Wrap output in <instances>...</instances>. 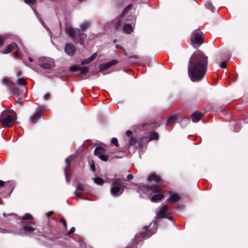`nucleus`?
Here are the masks:
<instances>
[{"mask_svg":"<svg viewBox=\"0 0 248 248\" xmlns=\"http://www.w3.org/2000/svg\"><path fill=\"white\" fill-rule=\"evenodd\" d=\"M208 57L202 51L194 52L190 57L188 66V75L193 82L202 80L207 72Z\"/></svg>","mask_w":248,"mask_h":248,"instance_id":"1","label":"nucleus"},{"mask_svg":"<svg viewBox=\"0 0 248 248\" xmlns=\"http://www.w3.org/2000/svg\"><path fill=\"white\" fill-rule=\"evenodd\" d=\"M137 192L140 194V197L143 198L149 197L151 195L155 193H159L154 195L151 199L152 202H157L162 199L163 194L160 193V188L155 185L149 186L148 185H143L140 186L137 189Z\"/></svg>","mask_w":248,"mask_h":248,"instance_id":"2","label":"nucleus"},{"mask_svg":"<svg viewBox=\"0 0 248 248\" xmlns=\"http://www.w3.org/2000/svg\"><path fill=\"white\" fill-rule=\"evenodd\" d=\"M16 119L15 112L13 110L3 111L0 116V120L4 127L11 126Z\"/></svg>","mask_w":248,"mask_h":248,"instance_id":"3","label":"nucleus"},{"mask_svg":"<svg viewBox=\"0 0 248 248\" xmlns=\"http://www.w3.org/2000/svg\"><path fill=\"white\" fill-rule=\"evenodd\" d=\"M66 31L68 35L71 38H75L79 40L80 45H83V39L86 37L85 33H80V31L78 29H74L71 27H66Z\"/></svg>","mask_w":248,"mask_h":248,"instance_id":"4","label":"nucleus"},{"mask_svg":"<svg viewBox=\"0 0 248 248\" xmlns=\"http://www.w3.org/2000/svg\"><path fill=\"white\" fill-rule=\"evenodd\" d=\"M38 62L40 67L44 69H50L54 65V60L50 58L42 57Z\"/></svg>","mask_w":248,"mask_h":248,"instance_id":"5","label":"nucleus"},{"mask_svg":"<svg viewBox=\"0 0 248 248\" xmlns=\"http://www.w3.org/2000/svg\"><path fill=\"white\" fill-rule=\"evenodd\" d=\"M192 44L197 46H201L203 42V34L200 30H196L195 34L191 37Z\"/></svg>","mask_w":248,"mask_h":248,"instance_id":"6","label":"nucleus"},{"mask_svg":"<svg viewBox=\"0 0 248 248\" xmlns=\"http://www.w3.org/2000/svg\"><path fill=\"white\" fill-rule=\"evenodd\" d=\"M132 8V5H128L123 11L120 16L116 18L113 21V27L115 29H117L121 25V18L124 17L127 12Z\"/></svg>","mask_w":248,"mask_h":248,"instance_id":"7","label":"nucleus"},{"mask_svg":"<svg viewBox=\"0 0 248 248\" xmlns=\"http://www.w3.org/2000/svg\"><path fill=\"white\" fill-rule=\"evenodd\" d=\"M105 150L103 148L100 146L97 147L94 151V155L97 156L101 160L107 161L108 159V156L104 155Z\"/></svg>","mask_w":248,"mask_h":248,"instance_id":"8","label":"nucleus"},{"mask_svg":"<svg viewBox=\"0 0 248 248\" xmlns=\"http://www.w3.org/2000/svg\"><path fill=\"white\" fill-rule=\"evenodd\" d=\"M156 213L158 217L160 218L167 217V216L169 214L168 206L165 204H162L161 206L157 208Z\"/></svg>","mask_w":248,"mask_h":248,"instance_id":"9","label":"nucleus"},{"mask_svg":"<svg viewBox=\"0 0 248 248\" xmlns=\"http://www.w3.org/2000/svg\"><path fill=\"white\" fill-rule=\"evenodd\" d=\"M152 235V234L148 230L147 227L145 226L143 228V231L140 232L139 235L137 234L135 237V243H136L139 240L138 238H143V239L149 238Z\"/></svg>","mask_w":248,"mask_h":248,"instance_id":"10","label":"nucleus"},{"mask_svg":"<svg viewBox=\"0 0 248 248\" xmlns=\"http://www.w3.org/2000/svg\"><path fill=\"white\" fill-rule=\"evenodd\" d=\"M124 191V189L120 186H111L110 188V193L114 197H118L121 195Z\"/></svg>","mask_w":248,"mask_h":248,"instance_id":"11","label":"nucleus"},{"mask_svg":"<svg viewBox=\"0 0 248 248\" xmlns=\"http://www.w3.org/2000/svg\"><path fill=\"white\" fill-rule=\"evenodd\" d=\"M43 109L40 108L33 116H32L31 117V124H35L38 120L43 118Z\"/></svg>","mask_w":248,"mask_h":248,"instance_id":"12","label":"nucleus"},{"mask_svg":"<svg viewBox=\"0 0 248 248\" xmlns=\"http://www.w3.org/2000/svg\"><path fill=\"white\" fill-rule=\"evenodd\" d=\"M118 62L116 60H113L108 62L103 63L99 65V72H101L102 71L107 69L112 65L117 64Z\"/></svg>","mask_w":248,"mask_h":248,"instance_id":"13","label":"nucleus"},{"mask_svg":"<svg viewBox=\"0 0 248 248\" xmlns=\"http://www.w3.org/2000/svg\"><path fill=\"white\" fill-rule=\"evenodd\" d=\"M34 225L33 222H30L29 224L23 227L22 231L27 234H30L31 232L38 230L32 225Z\"/></svg>","mask_w":248,"mask_h":248,"instance_id":"14","label":"nucleus"},{"mask_svg":"<svg viewBox=\"0 0 248 248\" xmlns=\"http://www.w3.org/2000/svg\"><path fill=\"white\" fill-rule=\"evenodd\" d=\"M76 50V47L74 45L72 44H67L65 46V52L66 53L70 56H72L74 55Z\"/></svg>","mask_w":248,"mask_h":248,"instance_id":"15","label":"nucleus"},{"mask_svg":"<svg viewBox=\"0 0 248 248\" xmlns=\"http://www.w3.org/2000/svg\"><path fill=\"white\" fill-rule=\"evenodd\" d=\"M18 48L17 44L14 42L7 46L6 48L2 50V54H8L10 53L12 50L15 49L16 48Z\"/></svg>","mask_w":248,"mask_h":248,"instance_id":"16","label":"nucleus"},{"mask_svg":"<svg viewBox=\"0 0 248 248\" xmlns=\"http://www.w3.org/2000/svg\"><path fill=\"white\" fill-rule=\"evenodd\" d=\"M204 114L202 112H196L192 114L191 118L193 122H198L203 117Z\"/></svg>","mask_w":248,"mask_h":248,"instance_id":"17","label":"nucleus"},{"mask_svg":"<svg viewBox=\"0 0 248 248\" xmlns=\"http://www.w3.org/2000/svg\"><path fill=\"white\" fill-rule=\"evenodd\" d=\"M97 54L96 53H93L89 58L86 59L81 61V65H85L91 63L96 58Z\"/></svg>","mask_w":248,"mask_h":248,"instance_id":"18","label":"nucleus"},{"mask_svg":"<svg viewBox=\"0 0 248 248\" xmlns=\"http://www.w3.org/2000/svg\"><path fill=\"white\" fill-rule=\"evenodd\" d=\"M148 180L149 181L154 180L157 182H159L161 180L160 176L155 173L150 174L148 177Z\"/></svg>","mask_w":248,"mask_h":248,"instance_id":"19","label":"nucleus"},{"mask_svg":"<svg viewBox=\"0 0 248 248\" xmlns=\"http://www.w3.org/2000/svg\"><path fill=\"white\" fill-rule=\"evenodd\" d=\"M178 115H173L170 116L167 120L166 124L167 125L170 124H173L176 122V120H178Z\"/></svg>","mask_w":248,"mask_h":248,"instance_id":"20","label":"nucleus"},{"mask_svg":"<svg viewBox=\"0 0 248 248\" xmlns=\"http://www.w3.org/2000/svg\"><path fill=\"white\" fill-rule=\"evenodd\" d=\"M180 199V197L177 194H172L170 195V197L167 199V201L169 202H176Z\"/></svg>","mask_w":248,"mask_h":248,"instance_id":"21","label":"nucleus"},{"mask_svg":"<svg viewBox=\"0 0 248 248\" xmlns=\"http://www.w3.org/2000/svg\"><path fill=\"white\" fill-rule=\"evenodd\" d=\"M124 31L127 34H130L133 31V28L129 24H126L124 26Z\"/></svg>","mask_w":248,"mask_h":248,"instance_id":"22","label":"nucleus"},{"mask_svg":"<svg viewBox=\"0 0 248 248\" xmlns=\"http://www.w3.org/2000/svg\"><path fill=\"white\" fill-rule=\"evenodd\" d=\"M148 142V138L147 137H143L138 142V144L140 148H143L144 144H146Z\"/></svg>","mask_w":248,"mask_h":248,"instance_id":"23","label":"nucleus"},{"mask_svg":"<svg viewBox=\"0 0 248 248\" xmlns=\"http://www.w3.org/2000/svg\"><path fill=\"white\" fill-rule=\"evenodd\" d=\"M90 22H85L82 23L80 25V33H83L82 32L84 31L89 26Z\"/></svg>","mask_w":248,"mask_h":248,"instance_id":"24","label":"nucleus"},{"mask_svg":"<svg viewBox=\"0 0 248 248\" xmlns=\"http://www.w3.org/2000/svg\"><path fill=\"white\" fill-rule=\"evenodd\" d=\"M77 190L82 192L85 191L86 190V188L85 185L82 183H79L75 186Z\"/></svg>","mask_w":248,"mask_h":248,"instance_id":"25","label":"nucleus"},{"mask_svg":"<svg viewBox=\"0 0 248 248\" xmlns=\"http://www.w3.org/2000/svg\"><path fill=\"white\" fill-rule=\"evenodd\" d=\"M158 138V135L155 132H151L149 135L148 141L154 140H157Z\"/></svg>","mask_w":248,"mask_h":248,"instance_id":"26","label":"nucleus"},{"mask_svg":"<svg viewBox=\"0 0 248 248\" xmlns=\"http://www.w3.org/2000/svg\"><path fill=\"white\" fill-rule=\"evenodd\" d=\"M122 184V182L119 178H114L112 179L111 186H120Z\"/></svg>","mask_w":248,"mask_h":248,"instance_id":"27","label":"nucleus"},{"mask_svg":"<svg viewBox=\"0 0 248 248\" xmlns=\"http://www.w3.org/2000/svg\"><path fill=\"white\" fill-rule=\"evenodd\" d=\"M205 6L207 9L211 10L212 12H215V8L211 2H206L205 3Z\"/></svg>","mask_w":248,"mask_h":248,"instance_id":"28","label":"nucleus"},{"mask_svg":"<svg viewBox=\"0 0 248 248\" xmlns=\"http://www.w3.org/2000/svg\"><path fill=\"white\" fill-rule=\"evenodd\" d=\"M93 180L94 181L95 183L97 185H101L104 183V180L100 177H95L93 178Z\"/></svg>","mask_w":248,"mask_h":248,"instance_id":"29","label":"nucleus"},{"mask_svg":"<svg viewBox=\"0 0 248 248\" xmlns=\"http://www.w3.org/2000/svg\"><path fill=\"white\" fill-rule=\"evenodd\" d=\"M79 70L82 74H85L88 72L89 69L87 66L79 67Z\"/></svg>","mask_w":248,"mask_h":248,"instance_id":"30","label":"nucleus"},{"mask_svg":"<svg viewBox=\"0 0 248 248\" xmlns=\"http://www.w3.org/2000/svg\"><path fill=\"white\" fill-rule=\"evenodd\" d=\"M9 86L11 90H13L15 93H16L18 91V88L15 86V85L11 82L9 83Z\"/></svg>","mask_w":248,"mask_h":248,"instance_id":"31","label":"nucleus"},{"mask_svg":"<svg viewBox=\"0 0 248 248\" xmlns=\"http://www.w3.org/2000/svg\"><path fill=\"white\" fill-rule=\"evenodd\" d=\"M79 66L75 65H73L71 67H70L69 68V70L71 72H74L79 70Z\"/></svg>","mask_w":248,"mask_h":248,"instance_id":"32","label":"nucleus"},{"mask_svg":"<svg viewBox=\"0 0 248 248\" xmlns=\"http://www.w3.org/2000/svg\"><path fill=\"white\" fill-rule=\"evenodd\" d=\"M17 83L20 85H24L26 84V81L23 78H20L17 80Z\"/></svg>","mask_w":248,"mask_h":248,"instance_id":"33","label":"nucleus"},{"mask_svg":"<svg viewBox=\"0 0 248 248\" xmlns=\"http://www.w3.org/2000/svg\"><path fill=\"white\" fill-rule=\"evenodd\" d=\"M136 142V139L135 137H131L129 140V144L130 145H134Z\"/></svg>","mask_w":248,"mask_h":248,"instance_id":"34","label":"nucleus"},{"mask_svg":"<svg viewBox=\"0 0 248 248\" xmlns=\"http://www.w3.org/2000/svg\"><path fill=\"white\" fill-rule=\"evenodd\" d=\"M36 0H24V2L28 4H34Z\"/></svg>","mask_w":248,"mask_h":248,"instance_id":"35","label":"nucleus"},{"mask_svg":"<svg viewBox=\"0 0 248 248\" xmlns=\"http://www.w3.org/2000/svg\"><path fill=\"white\" fill-rule=\"evenodd\" d=\"M111 142L113 144H114L116 147H118V140L116 138H113L112 139Z\"/></svg>","mask_w":248,"mask_h":248,"instance_id":"36","label":"nucleus"},{"mask_svg":"<svg viewBox=\"0 0 248 248\" xmlns=\"http://www.w3.org/2000/svg\"><path fill=\"white\" fill-rule=\"evenodd\" d=\"M6 38V37L2 36L0 35V46H2L3 45L4 40Z\"/></svg>","mask_w":248,"mask_h":248,"instance_id":"37","label":"nucleus"},{"mask_svg":"<svg viewBox=\"0 0 248 248\" xmlns=\"http://www.w3.org/2000/svg\"><path fill=\"white\" fill-rule=\"evenodd\" d=\"M31 218H32V217H31V215H30L29 214H27L23 217V219L24 220L27 219H31Z\"/></svg>","mask_w":248,"mask_h":248,"instance_id":"38","label":"nucleus"},{"mask_svg":"<svg viewBox=\"0 0 248 248\" xmlns=\"http://www.w3.org/2000/svg\"><path fill=\"white\" fill-rule=\"evenodd\" d=\"M73 159V156L70 155L65 159V162L66 163H68L71 162Z\"/></svg>","mask_w":248,"mask_h":248,"instance_id":"39","label":"nucleus"},{"mask_svg":"<svg viewBox=\"0 0 248 248\" xmlns=\"http://www.w3.org/2000/svg\"><path fill=\"white\" fill-rule=\"evenodd\" d=\"M76 230V229L75 227H72L70 231L67 233V235H70V234L72 233L73 232H75Z\"/></svg>","mask_w":248,"mask_h":248,"instance_id":"40","label":"nucleus"},{"mask_svg":"<svg viewBox=\"0 0 248 248\" xmlns=\"http://www.w3.org/2000/svg\"><path fill=\"white\" fill-rule=\"evenodd\" d=\"M226 65H227V63H226V62H223L221 63L220 64V67L221 68H225L226 67Z\"/></svg>","mask_w":248,"mask_h":248,"instance_id":"41","label":"nucleus"},{"mask_svg":"<svg viewBox=\"0 0 248 248\" xmlns=\"http://www.w3.org/2000/svg\"><path fill=\"white\" fill-rule=\"evenodd\" d=\"M74 194L77 198L82 199L81 195L80 194H79L77 190L75 191Z\"/></svg>","mask_w":248,"mask_h":248,"instance_id":"42","label":"nucleus"},{"mask_svg":"<svg viewBox=\"0 0 248 248\" xmlns=\"http://www.w3.org/2000/svg\"><path fill=\"white\" fill-rule=\"evenodd\" d=\"M9 232L7 230L0 228V233H4Z\"/></svg>","mask_w":248,"mask_h":248,"instance_id":"43","label":"nucleus"},{"mask_svg":"<svg viewBox=\"0 0 248 248\" xmlns=\"http://www.w3.org/2000/svg\"><path fill=\"white\" fill-rule=\"evenodd\" d=\"M90 169L93 171H95V165L93 164H91L90 165Z\"/></svg>","mask_w":248,"mask_h":248,"instance_id":"44","label":"nucleus"},{"mask_svg":"<svg viewBox=\"0 0 248 248\" xmlns=\"http://www.w3.org/2000/svg\"><path fill=\"white\" fill-rule=\"evenodd\" d=\"M61 222H62L63 226L66 228V226H67V224H66V221L65 220L63 219V218H62L61 219Z\"/></svg>","mask_w":248,"mask_h":248,"instance_id":"45","label":"nucleus"},{"mask_svg":"<svg viewBox=\"0 0 248 248\" xmlns=\"http://www.w3.org/2000/svg\"><path fill=\"white\" fill-rule=\"evenodd\" d=\"M50 95L48 93H45L44 95V98L45 99H48L50 97Z\"/></svg>","mask_w":248,"mask_h":248,"instance_id":"46","label":"nucleus"},{"mask_svg":"<svg viewBox=\"0 0 248 248\" xmlns=\"http://www.w3.org/2000/svg\"><path fill=\"white\" fill-rule=\"evenodd\" d=\"M133 175L131 174H129L127 176V179L129 180H131L133 179Z\"/></svg>","mask_w":248,"mask_h":248,"instance_id":"47","label":"nucleus"},{"mask_svg":"<svg viewBox=\"0 0 248 248\" xmlns=\"http://www.w3.org/2000/svg\"><path fill=\"white\" fill-rule=\"evenodd\" d=\"M8 79L6 77L3 78V79H2V83L4 84H5L6 83L8 82Z\"/></svg>","mask_w":248,"mask_h":248,"instance_id":"48","label":"nucleus"},{"mask_svg":"<svg viewBox=\"0 0 248 248\" xmlns=\"http://www.w3.org/2000/svg\"><path fill=\"white\" fill-rule=\"evenodd\" d=\"M132 134V132L130 130H127L126 132V135L127 137H129Z\"/></svg>","mask_w":248,"mask_h":248,"instance_id":"49","label":"nucleus"},{"mask_svg":"<svg viewBox=\"0 0 248 248\" xmlns=\"http://www.w3.org/2000/svg\"><path fill=\"white\" fill-rule=\"evenodd\" d=\"M66 167L64 168V174H65V175L66 176V182L69 183L70 182V181L67 178V176H66Z\"/></svg>","mask_w":248,"mask_h":248,"instance_id":"50","label":"nucleus"},{"mask_svg":"<svg viewBox=\"0 0 248 248\" xmlns=\"http://www.w3.org/2000/svg\"><path fill=\"white\" fill-rule=\"evenodd\" d=\"M189 121V120L188 118H185L184 120H183L182 122H184L186 123V124H187V123Z\"/></svg>","mask_w":248,"mask_h":248,"instance_id":"51","label":"nucleus"},{"mask_svg":"<svg viewBox=\"0 0 248 248\" xmlns=\"http://www.w3.org/2000/svg\"><path fill=\"white\" fill-rule=\"evenodd\" d=\"M5 184V182L1 181V180H0V186H2L4 185Z\"/></svg>","mask_w":248,"mask_h":248,"instance_id":"52","label":"nucleus"},{"mask_svg":"<svg viewBox=\"0 0 248 248\" xmlns=\"http://www.w3.org/2000/svg\"><path fill=\"white\" fill-rule=\"evenodd\" d=\"M15 55L16 56H18L19 55V53L18 51H16L15 53Z\"/></svg>","mask_w":248,"mask_h":248,"instance_id":"53","label":"nucleus"},{"mask_svg":"<svg viewBox=\"0 0 248 248\" xmlns=\"http://www.w3.org/2000/svg\"><path fill=\"white\" fill-rule=\"evenodd\" d=\"M130 57L137 59L138 58V56L137 55H133V56H130Z\"/></svg>","mask_w":248,"mask_h":248,"instance_id":"54","label":"nucleus"},{"mask_svg":"<svg viewBox=\"0 0 248 248\" xmlns=\"http://www.w3.org/2000/svg\"><path fill=\"white\" fill-rule=\"evenodd\" d=\"M28 59H29V61L30 62H33V59H32V58H31V57H29Z\"/></svg>","mask_w":248,"mask_h":248,"instance_id":"55","label":"nucleus"},{"mask_svg":"<svg viewBox=\"0 0 248 248\" xmlns=\"http://www.w3.org/2000/svg\"><path fill=\"white\" fill-rule=\"evenodd\" d=\"M21 75V71H18L17 73V75L18 76H20Z\"/></svg>","mask_w":248,"mask_h":248,"instance_id":"56","label":"nucleus"},{"mask_svg":"<svg viewBox=\"0 0 248 248\" xmlns=\"http://www.w3.org/2000/svg\"><path fill=\"white\" fill-rule=\"evenodd\" d=\"M183 207V206H181V205H179V206H178V208H179V209H181V208H182Z\"/></svg>","mask_w":248,"mask_h":248,"instance_id":"57","label":"nucleus"},{"mask_svg":"<svg viewBox=\"0 0 248 248\" xmlns=\"http://www.w3.org/2000/svg\"><path fill=\"white\" fill-rule=\"evenodd\" d=\"M116 48H119L120 47V46L119 45H116Z\"/></svg>","mask_w":248,"mask_h":248,"instance_id":"58","label":"nucleus"},{"mask_svg":"<svg viewBox=\"0 0 248 248\" xmlns=\"http://www.w3.org/2000/svg\"><path fill=\"white\" fill-rule=\"evenodd\" d=\"M246 122L248 123V118L246 119Z\"/></svg>","mask_w":248,"mask_h":248,"instance_id":"59","label":"nucleus"},{"mask_svg":"<svg viewBox=\"0 0 248 248\" xmlns=\"http://www.w3.org/2000/svg\"><path fill=\"white\" fill-rule=\"evenodd\" d=\"M3 216H4V217H7V216H6V214H5V213H4V214H3Z\"/></svg>","mask_w":248,"mask_h":248,"instance_id":"60","label":"nucleus"},{"mask_svg":"<svg viewBox=\"0 0 248 248\" xmlns=\"http://www.w3.org/2000/svg\"><path fill=\"white\" fill-rule=\"evenodd\" d=\"M113 42H116V39L114 40Z\"/></svg>","mask_w":248,"mask_h":248,"instance_id":"61","label":"nucleus"}]
</instances>
